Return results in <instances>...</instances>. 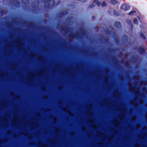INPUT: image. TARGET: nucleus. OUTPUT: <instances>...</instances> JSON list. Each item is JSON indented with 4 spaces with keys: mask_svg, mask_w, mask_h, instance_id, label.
<instances>
[{
    "mask_svg": "<svg viewBox=\"0 0 147 147\" xmlns=\"http://www.w3.org/2000/svg\"><path fill=\"white\" fill-rule=\"evenodd\" d=\"M115 26L117 28L120 27L121 26V24L120 23L118 22H116L115 24Z\"/></svg>",
    "mask_w": 147,
    "mask_h": 147,
    "instance_id": "2",
    "label": "nucleus"
},
{
    "mask_svg": "<svg viewBox=\"0 0 147 147\" xmlns=\"http://www.w3.org/2000/svg\"><path fill=\"white\" fill-rule=\"evenodd\" d=\"M51 1V2H53V4H54V1L53 0H51V1Z\"/></svg>",
    "mask_w": 147,
    "mask_h": 147,
    "instance_id": "8",
    "label": "nucleus"
},
{
    "mask_svg": "<svg viewBox=\"0 0 147 147\" xmlns=\"http://www.w3.org/2000/svg\"><path fill=\"white\" fill-rule=\"evenodd\" d=\"M101 5L102 7H104L106 5V3L105 1H103L101 3Z\"/></svg>",
    "mask_w": 147,
    "mask_h": 147,
    "instance_id": "6",
    "label": "nucleus"
},
{
    "mask_svg": "<svg viewBox=\"0 0 147 147\" xmlns=\"http://www.w3.org/2000/svg\"><path fill=\"white\" fill-rule=\"evenodd\" d=\"M134 23L136 24H138V22L136 18H134Z\"/></svg>",
    "mask_w": 147,
    "mask_h": 147,
    "instance_id": "5",
    "label": "nucleus"
},
{
    "mask_svg": "<svg viewBox=\"0 0 147 147\" xmlns=\"http://www.w3.org/2000/svg\"><path fill=\"white\" fill-rule=\"evenodd\" d=\"M110 2L111 4L114 5H115L117 3V1L115 0H111Z\"/></svg>",
    "mask_w": 147,
    "mask_h": 147,
    "instance_id": "3",
    "label": "nucleus"
},
{
    "mask_svg": "<svg viewBox=\"0 0 147 147\" xmlns=\"http://www.w3.org/2000/svg\"><path fill=\"white\" fill-rule=\"evenodd\" d=\"M121 8L125 11H126L130 9L129 6L126 4H124L121 6Z\"/></svg>",
    "mask_w": 147,
    "mask_h": 147,
    "instance_id": "1",
    "label": "nucleus"
},
{
    "mask_svg": "<svg viewBox=\"0 0 147 147\" xmlns=\"http://www.w3.org/2000/svg\"><path fill=\"white\" fill-rule=\"evenodd\" d=\"M135 13V11H132L130 12L129 13V14L130 15H131Z\"/></svg>",
    "mask_w": 147,
    "mask_h": 147,
    "instance_id": "7",
    "label": "nucleus"
},
{
    "mask_svg": "<svg viewBox=\"0 0 147 147\" xmlns=\"http://www.w3.org/2000/svg\"><path fill=\"white\" fill-rule=\"evenodd\" d=\"M94 2L98 6L100 5V3L98 1V0H94Z\"/></svg>",
    "mask_w": 147,
    "mask_h": 147,
    "instance_id": "4",
    "label": "nucleus"
}]
</instances>
